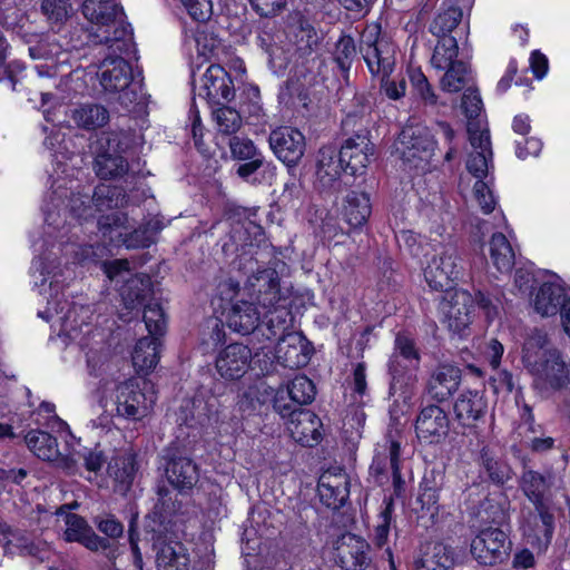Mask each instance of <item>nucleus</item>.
<instances>
[{
	"mask_svg": "<svg viewBox=\"0 0 570 570\" xmlns=\"http://www.w3.org/2000/svg\"><path fill=\"white\" fill-rule=\"evenodd\" d=\"M489 254L492 265L500 273H508L515 262L514 250L502 233H493L489 243Z\"/></svg>",
	"mask_w": 570,
	"mask_h": 570,
	"instance_id": "obj_36",
	"label": "nucleus"
},
{
	"mask_svg": "<svg viewBox=\"0 0 570 570\" xmlns=\"http://www.w3.org/2000/svg\"><path fill=\"white\" fill-rule=\"evenodd\" d=\"M461 107L463 108L466 119H471L472 116H480L483 102L476 89L468 88L464 91Z\"/></svg>",
	"mask_w": 570,
	"mask_h": 570,
	"instance_id": "obj_63",
	"label": "nucleus"
},
{
	"mask_svg": "<svg viewBox=\"0 0 570 570\" xmlns=\"http://www.w3.org/2000/svg\"><path fill=\"white\" fill-rule=\"evenodd\" d=\"M439 41L434 48L431 62L439 69H445V67L452 61L456 60L459 53L458 41L454 37L446 33V36H436Z\"/></svg>",
	"mask_w": 570,
	"mask_h": 570,
	"instance_id": "obj_45",
	"label": "nucleus"
},
{
	"mask_svg": "<svg viewBox=\"0 0 570 570\" xmlns=\"http://www.w3.org/2000/svg\"><path fill=\"white\" fill-rule=\"evenodd\" d=\"M78 503L72 505H61L57 514H65V539L69 542H78L91 551H98L108 547V541L97 535L87 521L75 513L67 512L70 508H77Z\"/></svg>",
	"mask_w": 570,
	"mask_h": 570,
	"instance_id": "obj_15",
	"label": "nucleus"
},
{
	"mask_svg": "<svg viewBox=\"0 0 570 570\" xmlns=\"http://www.w3.org/2000/svg\"><path fill=\"white\" fill-rule=\"evenodd\" d=\"M160 338L145 336L137 341L132 351V364L138 373L148 374L158 364L160 358Z\"/></svg>",
	"mask_w": 570,
	"mask_h": 570,
	"instance_id": "obj_31",
	"label": "nucleus"
},
{
	"mask_svg": "<svg viewBox=\"0 0 570 570\" xmlns=\"http://www.w3.org/2000/svg\"><path fill=\"white\" fill-rule=\"evenodd\" d=\"M511 542L504 531L498 528L481 530L471 541V554L483 566L502 562L509 554Z\"/></svg>",
	"mask_w": 570,
	"mask_h": 570,
	"instance_id": "obj_11",
	"label": "nucleus"
},
{
	"mask_svg": "<svg viewBox=\"0 0 570 570\" xmlns=\"http://www.w3.org/2000/svg\"><path fill=\"white\" fill-rule=\"evenodd\" d=\"M473 297L466 291L448 293L439 305L441 322L454 335L466 336L473 318Z\"/></svg>",
	"mask_w": 570,
	"mask_h": 570,
	"instance_id": "obj_8",
	"label": "nucleus"
},
{
	"mask_svg": "<svg viewBox=\"0 0 570 570\" xmlns=\"http://www.w3.org/2000/svg\"><path fill=\"white\" fill-rule=\"evenodd\" d=\"M102 267L104 272L110 281H121L125 283L126 279L131 275L129 262L127 259L105 262Z\"/></svg>",
	"mask_w": 570,
	"mask_h": 570,
	"instance_id": "obj_64",
	"label": "nucleus"
},
{
	"mask_svg": "<svg viewBox=\"0 0 570 570\" xmlns=\"http://www.w3.org/2000/svg\"><path fill=\"white\" fill-rule=\"evenodd\" d=\"M384 508L377 515L376 524L374 525L372 540L377 548H383L389 540V534L392 525V515L394 511L393 499L384 498Z\"/></svg>",
	"mask_w": 570,
	"mask_h": 570,
	"instance_id": "obj_47",
	"label": "nucleus"
},
{
	"mask_svg": "<svg viewBox=\"0 0 570 570\" xmlns=\"http://www.w3.org/2000/svg\"><path fill=\"white\" fill-rule=\"evenodd\" d=\"M454 556L452 549L444 543H434L421 559L417 570H452Z\"/></svg>",
	"mask_w": 570,
	"mask_h": 570,
	"instance_id": "obj_39",
	"label": "nucleus"
},
{
	"mask_svg": "<svg viewBox=\"0 0 570 570\" xmlns=\"http://www.w3.org/2000/svg\"><path fill=\"white\" fill-rule=\"evenodd\" d=\"M41 12L50 24H62L72 14L70 0H42Z\"/></svg>",
	"mask_w": 570,
	"mask_h": 570,
	"instance_id": "obj_50",
	"label": "nucleus"
},
{
	"mask_svg": "<svg viewBox=\"0 0 570 570\" xmlns=\"http://www.w3.org/2000/svg\"><path fill=\"white\" fill-rule=\"evenodd\" d=\"M419 360V353L415 350L412 340L405 335L399 334L395 338V352L392 355L389 365L392 375V382L390 385L391 395H395L402 390L401 367H416Z\"/></svg>",
	"mask_w": 570,
	"mask_h": 570,
	"instance_id": "obj_23",
	"label": "nucleus"
},
{
	"mask_svg": "<svg viewBox=\"0 0 570 570\" xmlns=\"http://www.w3.org/2000/svg\"><path fill=\"white\" fill-rule=\"evenodd\" d=\"M61 315L59 320L63 331L71 332L77 328V325L69 324L71 317L76 314V306L70 307L67 301L50 299L48 301V307L45 312H39V316L46 321H49L53 315Z\"/></svg>",
	"mask_w": 570,
	"mask_h": 570,
	"instance_id": "obj_51",
	"label": "nucleus"
},
{
	"mask_svg": "<svg viewBox=\"0 0 570 570\" xmlns=\"http://www.w3.org/2000/svg\"><path fill=\"white\" fill-rule=\"evenodd\" d=\"M169 483L179 491L190 490L199 479L197 465L189 458H171L166 466Z\"/></svg>",
	"mask_w": 570,
	"mask_h": 570,
	"instance_id": "obj_28",
	"label": "nucleus"
},
{
	"mask_svg": "<svg viewBox=\"0 0 570 570\" xmlns=\"http://www.w3.org/2000/svg\"><path fill=\"white\" fill-rule=\"evenodd\" d=\"M252 350L244 344L233 343L218 352L215 368L225 381H237L250 368Z\"/></svg>",
	"mask_w": 570,
	"mask_h": 570,
	"instance_id": "obj_12",
	"label": "nucleus"
},
{
	"mask_svg": "<svg viewBox=\"0 0 570 570\" xmlns=\"http://www.w3.org/2000/svg\"><path fill=\"white\" fill-rule=\"evenodd\" d=\"M466 132L470 142H490V132L487 121L480 116H472L466 122Z\"/></svg>",
	"mask_w": 570,
	"mask_h": 570,
	"instance_id": "obj_61",
	"label": "nucleus"
},
{
	"mask_svg": "<svg viewBox=\"0 0 570 570\" xmlns=\"http://www.w3.org/2000/svg\"><path fill=\"white\" fill-rule=\"evenodd\" d=\"M125 191L121 187L106 184L98 185L92 194L91 202L98 212L114 209L124 204Z\"/></svg>",
	"mask_w": 570,
	"mask_h": 570,
	"instance_id": "obj_43",
	"label": "nucleus"
},
{
	"mask_svg": "<svg viewBox=\"0 0 570 570\" xmlns=\"http://www.w3.org/2000/svg\"><path fill=\"white\" fill-rule=\"evenodd\" d=\"M109 475L115 481V490L121 494L129 491L137 472L136 455L125 453L114 459L108 466Z\"/></svg>",
	"mask_w": 570,
	"mask_h": 570,
	"instance_id": "obj_33",
	"label": "nucleus"
},
{
	"mask_svg": "<svg viewBox=\"0 0 570 570\" xmlns=\"http://www.w3.org/2000/svg\"><path fill=\"white\" fill-rule=\"evenodd\" d=\"M139 86L131 81L124 91L119 92L118 101L128 111L140 112L146 108V98L142 94H139L137 89Z\"/></svg>",
	"mask_w": 570,
	"mask_h": 570,
	"instance_id": "obj_55",
	"label": "nucleus"
},
{
	"mask_svg": "<svg viewBox=\"0 0 570 570\" xmlns=\"http://www.w3.org/2000/svg\"><path fill=\"white\" fill-rule=\"evenodd\" d=\"M248 296L264 311L263 335L271 338L292 325L288 297L282 292L275 268H257L245 284Z\"/></svg>",
	"mask_w": 570,
	"mask_h": 570,
	"instance_id": "obj_2",
	"label": "nucleus"
},
{
	"mask_svg": "<svg viewBox=\"0 0 570 570\" xmlns=\"http://www.w3.org/2000/svg\"><path fill=\"white\" fill-rule=\"evenodd\" d=\"M473 150L469 154L466 160L468 171L476 178L483 180L488 177L492 151L490 145H472Z\"/></svg>",
	"mask_w": 570,
	"mask_h": 570,
	"instance_id": "obj_44",
	"label": "nucleus"
},
{
	"mask_svg": "<svg viewBox=\"0 0 570 570\" xmlns=\"http://www.w3.org/2000/svg\"><path fill=\"white\" fill-rule=\"evenodd\" d=\"M226 324L233 332L240 335H248L257 331L256 335L264 338L263 331H261V313L253 303L234 302L226 314Z\"/></svg>",
	"mask_w": 570,
	"mask_h": 570,
	"instance_id": "obj_22",
	"label": "nucleus"
},
{
	"mask_svg": "<svg viewBox=\"0 0 570 570\" xmlns=\"http://www.w3.org/2000/svg\"><path fill=\"white\" fill-rule=\"evenodd\" d=\"M488 402L484 393L479 390L462 391L454 402V415L463 428H475L487 413Z\"/></svg>",
	"mask_w": 570,
	"mask_h": 570,
	"instance_id": "obj_20",
	"label": "nucleus"
},
{
	"mask_svg": "<svg viewBox=\"0 0 570 570\" xmlns=\"http://www.w3.org/2000/svg\"><path fill=\"white\" fill-rule=\"evenodd\" d=\"M371 215L370 197L363 191H351L345 198L343 217L352 227L364 225Z\"/></svg>",
	"mask_w": 570,
	"mask_h": 570,
	"instance_id": "obj_35",
	"label": "nucleus"
},
{
	"mask_svg": "<svg viewBox=\"0 0 570 570\" xmlns=\"http://www.w3.org/2000/svg\"><path fill=\"white\" fill-rule=\"evenodd\" d=\"M342 129L348 136L344 142H355L356 139L370 140V130L360 121L356 111H348L342 121Z\"/></svg>",
	"mask_w": 570,
	"mask_h": 570,
	"instance_id": "obj_54",
	"label": "nucleus"
},
{
	"mask_svg": "<svg viewBox=\"0 0 570 570\" xmlns=\"http://www.w3.org/2000/svg\"><path fill=\"white\" fill-rule=\"evenodd\" d=\"M72 120L78 127L86 130H95L104 127L109 121V111L99 104H83L71 112Z\"/></svg>",
	"mask_w": 570,
	"mask_h": 570,
	"instance_id": "obj_37",
	"label": "nucleus"
},
{
	"mask_svg": "<svg viewBox=\"0 0 570 570\" xmlns=\"http://www.w3.org/2000/svg\"><path fill=\"white\" fill-rule=\"evenodd\" d=\"M322 422L318 416L308 411L296 412L287 423V430L293 440L303 446H314L322 440Z\"/></svg>",
	"mask_w": 570,
	"mask_h": 570,
	"instance_id": "obj_24",
	"label": "nucleus"
},
{
	"mask_svg": "<svg viewBox=\"0 0 570 570\" xmlns=\"http://www.w3.org/2000/svg\"><path fill=\"white\" fill-rule=\"evenodd\" d=\"M479 465L481 475L495 485H503L512 478L510 465L487 445L480 450Z\"/></svg>",
	"mask_w": 570,
	"mask_h": 570,
	"instance_id": "obj_30",
	"label": "nucleus"
},
{
	"mask_svg": "<svg viewBox=\"0 0 570 570\" xmlns=\"http://www.w3.org/2000/svg\"><path fill=\"white\" fill-rule=\"evenodd\" d=\"M392 52L391 43L383 38L368 42V57H376L375 71L383 73L384 77L390 75L393 69Z\"/></svg>",
	"mask_w": 570,
	"mask_h": 570,
	"instance_id": "obj_48",
	"label": "nucleus"
},
{
	"mask_svg": "<svg viewBox=\"0 0 570 570\" xmlns=\"http://www.w3.org/2000/svg\"><path fill=\"white\" fill-rule=\"evenodd\" d=\"M439 499L440 497L438 488L430 481L424 480L420 484V492L417 497V502L421 504V509L426 510L433 517L439 510Z\"/></svg>",
	"mask_w": 570,
	"mask_h": 570,
	"instance_id": "obj_57",
	"label": "nucleus"
},
{
	"mask_svg": "<svg viewBox=\"0 0 570 570\" xmlns=\"http://www.w3.org/2000/svg\"><path fill=\"white\" fill-rule=\"evenodd\" d=\"M411 83L414 88L415 94L429 105H435L438 96L432 89L428 78L421 70H414L410 75Z\"/></svg>",
	"mask_w": 570,
	"mask_h": 570,
	"instance_id": "obj_56",
	"label": "nucleus"
},
{
	"mask_svg": "<svg viewBox=\"0 0 570 570\" xmlns=\"http://www.w3.org/2000/svg\"><path fill=\"white\" fill-rule=\"evenodd\" d=\"M252 9L261 18H275L281 14L287 4V0H248Z\"/></svg>",
	"mask_w": 570,
	"mask_h": 570,
	"instance_id": "obj_58",
	"label": "nucleus"
},
{
	"mask_svg": "<svg viewBox=\"0 0 570 570\" xmlns=\"http://www.w3.org/2000/svg\"><path fill=\"white\" fill-rule=\"evenodd\" d=\"M155 401L154 394L147 395L136 379H129L116 387V411L121 417L140 420L148 414Z\"/></svg>",
	"mask_w": 570,
	"mask_h": 570,
	"instance_id": "obj_10",
	"label": "nucleus"
},
{
	"mask_svg": "<svg viewBox=\"0 0 570 570\" xmlns=\"http://www.w3.org/2000/svg\"><path fill=\"white\" fill-rule=\"evenodd\" d=\"M189 16L200 22L210 19L213 14V4L210 0H181Z\"/></svg>",
	"mask_w": 570,
	"mask_h": 570,
	"instance_id": "obj_62",
	"label": "nucleus"
},
{
	"mask_svg": "<svg viewBox=\"0 0 570 570\" xmlns=\"http://www.w3.org/2000/svg\"><path fill=\"white\" fill-rule=\"evenodd\" d=\"M305 145H269L274 155L286 166H295L304 155Z\"/></svg>",
	"mask_w": 570,
	"mask_h": 570,
	"instance_id": "obj_59",
	"label": "nucleus"
},
{
	"mask_svg": "<svg viewBox=\"0 0 570 570\" xmlns=\"http://www.w3.org/2000/svg\"><path fill=\"white\" fill-rule=\"evenodd\" d=\"M148 129L147 119L121 116L118 117L116 128L107 137L106 142H145V131Z\"/></svg>",
	"mask_w": 570,
	"mask_h": 570,
	"instance_id": "obj_32",
	"label": "nucleus"
},
{
	"mask_svg": "<svg viewBox=\"0 0 570 570\" xmlns=\"http://www.w3.org/2000/svg\"><path fill=\"white\" fill-rule=\"evenodd\" d=\"M120 145H106L97 153L95 169L97 176L109 179L122 176L128 171V163L121 155Z\"/></svg>",
	"mask_w": 570,
	"mask_h": 570,
	"instance_id": "obj_27",
	"label": "nucleus"
},
{
	"mask_svg": "<svg viewBox=\"0 0 570 570\" xmlns=\"http://www.w3.org/2000/svg\"><path fill=\"white\" fill-rule=\"evenodd\" d=\"M98 228L102 237L115 246L127 248L148 247L154 243V234L148 228H137L130 232L128 217L121 212H112L98 219Z\"/></svg>",
	"mask_w": 570,
	"mask_h": 570,
	"instance_id": "obj_7",
	"label": "nucleus"
},
{
	"mask_svg": "<svg viewBox=\"0 0 570 570\" xmlns=\"http://www.w3.org/2000/svg\"><path fill=\"white\" fill-rule=\"evenodd\" d=\"M98 75L104 90L111 94L124 91L132 81V68L120 56L105 58L99 66Z\"/></svg>",
	"mask_w": 570,
	"mask_h": 570,
	"instance_id": "obj_17",
	"label": "nucleus"
},
{
	"mask_svg": "<svg viewBox=\"0 0 570 570\" xmlns=\"http://www.w3.org/2000/svg\"><path fill=\"white\" fill-rule=\"evenodd\" d=\"M522 364L533 379V385L543 391H560L570 383V360L540 331L532 332L522 347Z\"/></svg>",
	"mask_w": 570,
	"mask_h": 570,
	"instance_id": "obj_1",
	"label": "nucleus"
},
{
	"mask_svg": "<svg viewBox=\"0 0 570 570\" xmlns=\"http://www.w3.org/2000/svg\"><path fill=\"white\" fill-rule=\"evenodd\" d=\"M286 394L297 406L309 404L315 399V385L307 376L297 375L288 384Z\"/></svg>",
	"mask_w": 570,
	"mask_h": 570,
	"instance_id": "obj_46",
	"label": "nucleus"
},
{
	"mask_svg": "<svg viewBox=\"0 0 570 570\" xmlns=\"http://www.w3.org/2000/svg\"><path fill=\"white\" fill-rule=\"evenodd\" d=\"M85 18L94 26L90 36L96 45L116 46V50L127 51L132 32L126 23L125 12L117 0H85L82 3Z\"/></svg>",
	"mask_w": 570,
	"mask_h": 570,
	"instance_id": "obj_3",
	"label": "nucleus"
},
{
	"mask_svg": "<svg viewBox=\"0 0 570 570\" xmlns=\"http://www.w3.org/2000/svg\"><path fill=\"white\" fill-rule=\"evenodd\" d=\"M189 554L180 542H165L157 548V570H188Z\"/></svg>",
	"mask_w": 570,
	"mask_h": 570,
	"instance_id": "obj_34",
	"label": "nucleus"
},
{
	"mask_svg": "<svg viewBox=\"0 0 570 570\" xmlns=\"http://www.w3.org/2000/svg\"><path fill=\"white\" fill-rule=\"evenodd\" d=\"M0 544L7 554L30 556L45 560L48 547L40 540H35L27 531L16 529L0 522Z\"/></svg>",
	"mask_w": 570,
	"mask_h": 570,
	"instance_id": "obj_14",
	"label": "nucleus"
},
{
	"mask_svg": "<svg viewBox=\"0 0 570 570\" xmlns=\"http://www.w3.org/2000/svg\"><path fill=\"white\" fill-rule=\"evenodd\" d=\"M321 501L330 509L337 510L348 498V480L346 474L325 472L317 484Z\"/></svg>",
	"mask_w": 570,
	"mask_h": 570,
	"instance_id": "obj_25",
	"label": "nucleus"
},
{
	"mask_svg": "<svg viewBox=\"0 0 570 570\" xmlns=\"http://www.w3.org/2000/svg\"><path fill=\"white\" fill-rule=\"evenodd\" d=\"M219 130L224 134H235L242 125V117L239 112L230 107H219L213 112Z\"/></svg>",
	"mask_w": 570,
	"mask_h": 570,
	"instance_id": "obj_53",
	"label": "nucleus"
},
{
	"mask_svg": "<svg viewBox=\"0 0 570 570\" xmlns=\"http://www.w3.org/2000/svg\"><path fill=\"white\" fill-rule=\"evenodd\" d=\"M551 484V474H541L534 470H523L519 485L523 494L533 504L537 513L530 514L522 529L525 537L539 544L548 546L554 531V517L549 511L544 493Z\"/></svg>",
	"mask_w": 570,
	"mask_h": 570,
	"instance_id": "obj_4",
	"label": "nucleus"
},
{
	"mask_svg": "<svg viewBox=\"0 0 570 570\" xmlns=\"http://www.w3.org/2000/svg\"><path fill=\"white\" fill-rule=\"evenodd\" d=\"M337 560L344 570H365L370 562V544L365 539L347 533L337 548Z\"/></svg>",
	"mask_w": 570,
	"mask_h": 570,
	"instance_id": "obj_18",
	"label": "nucleus"
},
{
	"mask_svg": "<svg viewBox=\"0 0 570 570\" xmlns=\"http://www.w3.org/2000/svg\"><path fill=\"white\" fill-rule=\"evenodd\" d=\"M28 448L43 461L60 460L68 471L75 468V460L69 456H61L57 440L48 432L41 430H32L26 435Z\"/></svg>",
	"mask_w": 570,
	"mask_h": 570,
	"instance_id": "obj_26",
	"label": "nucleus"
},
{
	"mask_svg": "<svg viewBox=\"0 0 570 570\" xmlns=\"http://www.w3.org/2000/svg\"><path fill=\"white\" fill-rule=\"evenodd\" d=\"M461 370L451 364L436 366L426 383L428 395L436 401H448L461 384Z\"/></svg>",
	"mask_w": 570,
	"mask_h": 570,
	"instance_id": "obj_19",
	"label": "nucleus"
},
{
	"mask_svg": "<svg viewBox=\"0 0 570 570\" xmlns=\"http://www.w3.org/2000/svg\"><path fill=\"white\" fill-rule=\"evenodd\" d=\"M461 269L458 249L453 245H445L428 263L424 278L432 289L446 291L459 278Z\"/></svg>",
	"mask_w": 570,
	"mask_h": 570,
	"instance_id": "obj_9",
	"label": "nucleus"
},
{
	"mask_svg": "<svg viewBox=\"0 0 570 570\" xmlns=\"http://www.w3.org/2000/svg\"><path fill=\"white\" fill-rule=\"evenodd\" d=\"M288 330L289 327L271 338L264 336V340L277 341L275 355L285 367L298 368L305 366L309 361L307 342L302 334L288 332Z\"/></svg>",
	"mask_w": 570,
	"mask_h": 570,
	"instance_id": "obj_13",
	"label": "nucleus"
},
{
	"mask_svg": "<svg viewBox=\"0 0 570 570\" xmlns=\"http://www.w3.org/2000/svg\"><path fill=\"white\" fill-rule=\"evenodd\" d=\"M416 435L425 443H439L449 432L448 414L438 405L421 410L415 422Z\"/></svg>",
	"mask_w": 570,
	"mask_h": 570,
	"instance_id": "obj_16",
	"label": "nucleus"
},
{
	"mask_svg": "<svg viewBox=\"0 0 570 570\" xmlns=\"http://www.w3.org/2000/svg\"><path fill=\"white\" fill-rule=\"evenodd\" d=\"M401 443L396 436L389 432L375 446L370 476L377 485H386L392 482L394 492L400 495L404 490V481L400 473Z\"/></svg>",
	"mask_w": 570,
	"mask_h": 570,
	"instance_id": "obj_6",
	"label": "nucleus"
},
{
	"mask_svg": "<svg viewBox=\"0 0 570 570\" xmlns=\"http://www.w3.org/2000/svg\"><path fill=\"white\" fill-rule=\"evenodd\" d=\"M356 56L354 39L348 35H342L335 43L333 59L342 72V78L346 85L350 82V69Z\"/></svg>",
	"mask_w": 570,
	"mask_h": 570,
	"instance_id": "obj_42",
	"label": "nucleus"
},
{
	"mask_svg": "<svg viewBox=\"0 0 570 570\" xmlns=\"http://www.w3.org/2000/svg\"><path fill=\"white\" fill-rule=\"evenodd\" d=\"M144 322L149 333L148 336L160 338V336L165 333V314L158 303L150 302L145 306Z\"/></svg>",
	"mask_w": 570,
	"mask_h": 570,
	"instance_id": "obj_52",
	"label": "nucleus"
},
{
	"mask_svg": "<svg viewBox=\"0 0 570 570\" xmlns=\"http://www.w3.org/2000/svg\"><path fill=\"white\" fill-rule=\"evenodd\" d=\"M446 71L441 79V87L448 92H458L466 85L469 67L461 60L449 63Z\"/></svg>",
	"mask_w": 570,
	"mask_h": 570,
	"instance_id": "obj_49",
	"label": "nucleus"
},
{
	"mask_svg": "<svg viewBox=\"0 0 570 570\" xmlns=\"http://www.w3.org/2000/svg\"><path fill=\"white\" fill-rule=\"evenodd\" d=\"M564 301L568 297L563 287L556 282H546L539 287L532 302L538 314L553 316L561 312Z\"/></svg>",
	"mask_w": 570,
	"mask_h": 570,
	"instance_id": "obj_29",
	"label": "nucleus"
},
{
	"mask_svg": "<svg viewBox=\"0 0 570 570\" xmlns=\"http://www.w3.org/2000/svg\"><path fill=\"white\" fill-rule=\"evenodd\" d=\"M360 145H322L317 156V185L322 190L340 191L342 170H351L355 175L366 167L368 156L358 148Z\"/></svg>",
	"mask_w": 570,
	"mask_h": 570,
	"instance_id": "obj_5",
	"label": "nucleus"
},
{
	"mask_svg": "<svg viewBox=\"0 0 570 570\" xmlns=\"http://www.w3.org/2000/svg\"><path fill=\"white\" fill-rule=\"evenodd\" d=\"M151 282L146 275H130L119 288L127 308L134 309L141 305L150 293Z\"/></svg>",
	"mask_w": 570,
	"mask_h": 570,
	"instance_id": "obj_38",
	"label": "nucleus"
},
{
	"mask_svg": "<svg viewBox=\"0 0 570 570\" xmlns=\"http://www.w3.org/2000/svg\"><path fill=\"white\" fill-rule=\"evenodd\" d=\"M445 2L449 3L448 8L439 12L430 24V31L434 36L451 35L462 21L463 11L461 7L453 4L451 0H445Z\"/></svg>",
	"mask_w": 570,
	"mask_h": 570,
	"instance_id": "obj_41",
	"label": "nucleus"
},
{
	"mask_svg": "<svg viewBox=\"0 0 570 570\" xmlns=\"http://www.w3.org/2000/svg\"><path fill=\"white\" fill-rule=\"evenodd\" d=\"M234 159L243 161L237 168V174L247 178L263 165V156L255 145H229Z\"/></svg>",
	"mask_w": 570,
	"mask_h": 570,
	"instance_id": "obj_40",
	"label": "nucleus"
},
{
	"mask_svg": "<svg viewBox=\"0 0 570 570\" xmlns=\"http://www.w3.org/2000/svg\"><path fill=\"white\" fill-rule=\"evenodd\" d=\"M473 195L484 214L493 212L497 200L491 190L490 184L484 180H476L473 187Z\"/></svg>",
	"mask_w": 570,
	"mask_h": 570,
	"instance_id": "obj_60",
	"label": "nucleus"
},
{
	"mask_svg": "<svg viewBox=\"0 0 570 570\" xmlns=\"http://www.w3.org/2000/svg\"><path fill=\"white\" fill-rule=\"evenodd\" d=\"M200 81L199 96L204 91L205 97L214 104H219V99L228 102L235 96L233 80L229 73L219 65H210L202 75Z\"/></svg>",
	"mask_w": 570,
	"mask_h": 570,
	"instance_id": "obj_21",
	"label": "nucleus"
}]
</instances>
